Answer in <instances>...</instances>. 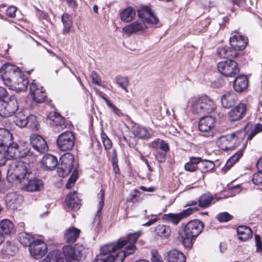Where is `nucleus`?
I'll use <instances>...</instances> for the list:
<instances>
[{
  "label": "nucleus",
  "mask_w": 262,
  "mask_h": 262,
  "mask_svg": "<svg viewBox=\"0 0 262 262\" xmlns=\"http://www.w3.org/2000/svg\"><path fill=\"white\" fill-rule=\"evenodd\" d=\"M231 35L229 41L233 50L236 52L244 50L248 42V38L236 32L232 33Z\"/></svg>",
  "instance_id": "obj_14"
},
{
  "label": "nucleus",
  "mask_w": 262,
  "mask_h": 262,
  "mask_svg": "<svg viewBox=\"0 0 262 262\" xmlns=\"http://www.w3.org/2000/svg\"><path fill=\"white\" fill-rule=\"evenodd\" d=\"M35 239L32 234L26 232H21L18 236V240L23 245L25 246H29L32 244V241Z\"/></svg>",
  "instance_id": "obj_40"
},
{
  "label": "nucleus",
  "mask_w": 262,
  "mask_h": 262,
  "mask_svg": "<svg viewBox=\"0 0 262 262\" xmlns=\"http://www.w3.org/2000/svg\"><path fill=\"white\" fill-rule=\"evenodd\" d=\"M215 119L214 117L207 116L202 117L199 122V129L203 133H208V135L204 136L209 137L212 136V130L215 125Z\"/></svg>",
  "instance_id": "obj_15"
},
{
  "label": "nucleus",
  "mask_w": 262,
  "mask_h": 262,
  "mask_svg": "<svg viewBox=\"0 0 262 262\" xmlns=\"http://www.w3.org/2000/svg\"><path fill=\"white\" fill-rule=\"evenodd\" d=\"M214 163L210 161H203L199 166V168L202 171L206 172L211 170L214 168Z\"/></svg>",
  "instance_id": "obj_45"
},
{
  "label": "nucleus",
  "mask_w": 262,
  "mask_h": 262,
  "mask_svg": "<svg viewBox=\"0 0 262 262\" xmlns=\"http://www.w3.org/2000/svg\"><path fill=\"white\" fill-rule=\"evenodd\" d=\"M141 234V231L130 233L119 238L117 243L103 246L93 262H123L126 256L135 252L137 248L135 244Z\"/></svg>",
  "instance_id": "obj_1"
},
{
  "label": "nucleus",
  "mask_w": 262,
  "mask_h": 262,
  "mask_svg": "<svg viewBox=\"0 0 262 262\" xmlns=\"http://www.w3.org/2000/svg\"><path fill=\"white\" fill-rule=\"evenodd\" d=\"M28 114L25 111H17L15 114L14 122L15 124L21 127H24L28 124Z\"/></svg>",
  "instance_id": "obj_30"
},
{
  "label": "nucleus",
  "mask_w": 262,
  "mask_h": 262,
  "mask_svg": "<svg viewBox=\"0 0 262 262\" xmlns=\"http://www.w3.org/2000/svg\"><path fill=\"white\" fill-rule=\"evenodd\" d=\"M217 69L221 74L226 77H234L239 72L237 63L230 59L219 62Z\"/></svg>",
  "instance_id": "obj_11"
},
{
  "label": "nucleus",
  "mask_w": 262,
  "mask_h": 262,
  "mask_svg": "<svg viewBox=\"0 0 262 262\" xmlns=\"http://www.w3.org/2000/svg\"><path fill=\"white\" fill-rule=\"evenodd\" d=\"M248 85V79L245 75H240L234 80L233 87L234 90L238 93H242L247 89Z\"/></svg>",
  "instance_id": "obj_25"
},
{
  "label": "nucleus",
  "mask_w": 262,
  "mask_h": 262,
  "mask_svg": "<svg viewBox=\"0 0 262 262\" xmlns=\"http://www.w3.org/2000/svg\"><path fill=\"white\" fill-rule=\"evenodd\" d=\"M39 262H67V261L63 258H59L58 259H56L47 256L45 258V259Z\"/></svg>",
  "instance_id": "obj_56"
},
{
  "label": "nucleus",
  "mask_w": 262,
  "mask_h": 262,
  "mask_svg": "<svg viewBox=\"0 0 262 262\" xmlns=\"http://www.w3.org/2000/svg\"><path fill=\"white\" fill-rule=\"evenodd\" d=\"M245 129L223 136L219 138L220 148L224 151L232 150L238 146L246 136Z\"/></svg>",
  "instance_id": "obj_6"
},
{
  "label": "nucleus",
  "mask_w": 262,
  "mask_h": 262,
  "mask_svg": "<svg viewBox=\"0 0 262 262\" xmlns=\"http://www.w3.org/2000/svg\"><path fill=\"white\" fill-rule=\"evenodd\" d=\"M247 105L240 103L228 113V119L230 121L234 122L242 119L246 115Z\"/></svg>",
  "instance_id": "obj_19"
},
{
  "label": "nucleus",
  "mask_w": 262,
  "mask_h": 262,
  "mask_svg": "<svg viewBox=\"0 0 262 262\" xmlns=\"http://www.w3.org/2000/svg\"><path fill=\"white\" fill-rule=\"evenodd\" d=\"M75 144V137L73 132L67 130L61 133L57 138V148L61 151L69 152Z\"/></svg>",
  "instance_id": "obj_7"
},
{
  "label": "nucleus",
  "mask_w": 262,
  "mask_h": 262,
  "mask_svg": "<svg viewBox=\"0 0 262 262\" xmlns=\"http://www.w3.org/2000/svg\"><path fill=\"white\" fill-rule=\"evenodd\" d=\"M191 111L193 113L204 115L201 98H194L191 101Z\"/></svg>",
  "instance_id": "obj_41"
},
{
  "label": "nucleus",
  "mask_w": 262,
  "mask_h": 262,
  "mask_svg": "<svg viewBox=\"0 0 262 262\" xmlns=\"http://www.w3.org/2000/svg\"><path fill=\"white\" fill-rule=\"evenodd\" d=\"M91 77L94 83L98 85H101V79L96 72L93 71L91 73Z\"/></svg>",
  "instance_id": "obj_57"
},
{
  "label": "nucleus",
  "mask_w": 262,
  "mask_h": 262,
  "mask_svg": "<svg viewBox=\"0 0 262 262\" xmlns=\"http://www.w3.org/2000/svg\"><path fill=\"white\" fill-rule=\"evenodd\" d=\"M9 156L7 154V150H5V148L0 146V166L6 164L7 161L10 159L8 158Z\"/></svg>",
  "instance_id": "obj_48"
},
{
  "label": "nucleus",
  "mask_w": 262,
  "mask_h": 262,
  "mask_svg": "<svg viewBox=\"0 0 262 262\" xmlns=\"http://www.w3.org/2000/svg\"><path fill=\"white\" fill-rule=\"evenodd\" d=\"M61 19L63 26L62 34L67 35L69 34L73 26L72 16L68 13H65L61 16Z\"/></svg>",
  "instance_id": "obj_33"
},
{
  "label": "nucleus",
  "mask_w": 262,
  "mask_h": 262,
  "mask_svg": "<svg viewBox=\"0 0 262 262\" xmlns=\"http://www.w3.org/2000/svg\"><path fill=\"white\" fill-rule=\"evenodd\" d=\"M168 151H158L155 154L156 160L160 163H164L166 160V153Z\"/></svg>",
  "instance_id": "obj_54"
},
{
  "label": "nucleus",
  "mask_w": 262,
  "mask_h": 262,
  "mask_svg": "<svg viewBox=\"0 0 262 262\" xmlns=\"http://www.w3.org/2000/svg\"><path fill=\"white\" fill-rule=\"evenodd\" d=\"M18 248L17 246L12 244H8L5 248L4 251L5 253L9 256H13L17 252Z\"/></svg>",
  "instance_id": "obj_46"
},
{
  "label": "nucleus",
  "mask_w": 262,
  "mask_h": 262,
  "mask_svg": "<svg viewBox=\"0 0 262 262\" xmlns=\"http://www.w3.org/2000/svg\"><path fill=\"white\" fill-rule=\"evenodd\" d=\"M204 115L211 113L216 108L214 101L206 96L200 97Z\"/></svg>",
  "instance_id": "obj_28"
},
{
  "label": "nucleus",
  "mask_w": 262,
  "mask_h": 262,
  "mask_svg": "<svg viewBox=\"0 0 262 262\" xmlns=\"http://www.w3.org/2000/svg\"><path fill=\"white\" fill-rule=\"evenodd\" d=\"M233 216L227 212H223L217 215V219L220 222H226L231 220Z\"/></svg>",
  "instance_id": "obj_50"
},
{
  "label": "nucleus",
  "mask_w": 262,
  "mask_h": 262,
  "mask_svg": "<svg viewBox=\"0 0 262 262\" xmlns=\"http://www.w3.org/2000/svg\"><path fill=\"white\" fill-rule=\"evenodd\" d=\"M17 100L14 95L7 99H0V116L8 117L15 114L18 111Z\"/></svg>",
  "instance_id": "obj_8"
},
{
  "label": "nucleus",
  "mask_w": 262,
  "mask_h": 262,
  "mask_svg": "<svg viewBox=\"0 0 262 262\" xmlns=\"http://www.w3.org/2000/svg\"><path fill=\"white\" fill-rule=\"evenodd\" d=\"M237 97L234 92H228L222 96L221 103L222 106L228 108L232 107L237 102Z\"/></svg>",
  "instance_id": "obj_24"
},
{
  "label": "nucleus",
  "mask_w": 262,
  "mask_h": 262,
  "mask_svg": "<svg viewBox=\"0 0 262 262\" xmlns=\"http://www.w3.org/2000/svg\"><path fill=\"white\" fill-rule=\"evenodd\" d=\"M69 7L75 9L77 7V4L75 0H65Z\"/></svg>",
  "instance_id": "obj_63"
},
{
  "label": "nucleus",
  "mask_w": 262,
  "mask_h": 262,
  "mask_svg": "<svg viewBox=\"0 0 262 262\" xmlns=\"http://www.w3.org/2000/svg\"><path fill=\"white\" fill-rule=\"evenodd\" d=\"M30 140L32 147L39 153H44L48 151L47 143L42 136L35 134H32Z\"/></svg>",
  "instance_id": "obj_17"
},
{
  "label": "nucleus",
  "mask_w": 262,
  "mask_h": 262,
  "mask_svg": "<svg viewBox=\"0 0 262 262\" xmlns=\"http://www.w3.org/2000/svg\"><path fill=\"white\" fill-rule=\"evenodd\" d=\"M138 16L142 20L134 21L123 28L127 34H132L143 31L147 28L146 24H157L158 20L151 9L147 6H143L138 11Z\"/></svg>",
  "instance_id": "obj_3"
},
{
  "label": "nucleus",
  "mask_w": 262,
  "mask_h": 262,
  "mask_svg": "<svg viewBox=\"0 0 262 262\" xmlns=\"http://www.w3.org/2000/svg\"><path fill=\"white\" fill-rule=\"evenodd\" d=\"M42 168L47 170H53L58 166L57 158L51 154H46L41 161Z\"/></svg>",
  "instance_id": "obj_20"
},
{
  "label": "nucleus",
  "mask_w": 262,
  "mask_h": 262,
  "mask_svg": "<svg viewBox=\"0 0 262 262\" xmlns=\"http://www.w3.org/2000/svg\"><path fill=\"white\" fill-rule=\"evenodd\" d=\"M204 224L198 220L189 222L184 227V234L181 236L183 244L185 247H190L193 241L201 233Z\"/></svg>",
  "instance_id": "obj_5"
},
{
  "label": "nucleus",
  "mask_w": 262,
  "mask_h": 262,
  "mask_svg": "<svg viewBox=\"0 0 262 262\" xmlns=\"http://www.w3.org/2000/svg\"><path fill=\"white\" fill-rule=\"evenodd\" d=\"M7 154L9 156L8 158L24 157L29 154L30 148L27 143H24V144L18 145L14 143L9 146L7 149Z\"/></svg>",
  "instance_id": "obj_13"
},
{
  "label": "nucleus",
  "mask_w": 262,
  "mask_h": 262,
  "mask_svg": "<svg viewBox=\"0 0 262 262\" xmlns=\"http://www.w3.org/2000/svg\"><path fill=\"white\" fill-rule=\"evenodd\" d=\"M30 91L33 101L37 103L44 102L47 98V95L43 88L39 86L34 81L30 85Z\"/></svg>",
  "instance_id": "obj_16"
},
{
  "label": "nucleus",
  "mask_w": 262,
  "mask_h": 262,
  "mask_svg": "<svg viewBox=\"0 0 262 262\" xmlns=\"http://www.w3.org/2000/svg\"><path fill=\"white\" fill-rule=\"evenodd\" d=\"M78 177V171L77 169H74L72 176L69 178V181L66 184V187L67 188H71L74 185Z\"/></svg>",
  "instance_id": "obj_51"
},
{
  "label": "nucleus",
  "mask_w": 262,
  "mask_h": 262,
  "mask_svg": "<svg viewBox=\"0 0 262 262\" xmlns=\"http://www.w3.org/2000/svg\"><path fill=\"white\" fill-rule=\"evenodd\" d=\"M17 8L13 6L9 7L7 10V15L10 17H15Z\"/></svg>",
  "instance_id": "obj_59"
},
{
  "label": "nucleus",
  "mask_w": 262,
  "mask_h": 262,
  "mask_svg": "<svg viewBox=\"0 0 262 262\" xmlns=\"http://www.w3.org/2000/svg\"><path fill=\"white\" fill-rule=\"evenodd\" d=\"M202 159L201 158L199 157H191L190 158L189 162H191L192 164H194V165H196L198 164H200L201 165V163L202 162Z\"/></svg>",
  "instance_id": "obj_62"
},
{
  "label": "nucleus",
  "mask_w": 262,
  "mask_h": 262,
  "mask_svg": "<svg viewBox=\"0 0 262 262\" xmlns=\"http://www.w3.org/2000/svg\"><path fill=\"white\" fill-rule=\"evenodd\" d=\"M262 132V124L257 123L255 125L254 128L247 137V140H251L257 134Z\"/></svg>",
  "instance_id": "obj_47"
},
{
  "label": "nucleus",
  "mask_w": 262,
  "mask_h": 262,
  "mask_svg": "<svg viewBox=\"0 0 262 262\" xmlns=\"http://www.w3.org/2000/svg\"><path fill=\"white\" fill-rule=\"evenodd\" d=\"M216 54L219 57L228 58L236 57L238 55V53L234 50L232 48L220 47L217 50Z\"/></svg>",
  "instance_id": "obj_31"
},
{
  "label": "nucleus",
  "mask_w": 262,
  "mask_h": 262,
  "mask_svg": "<svg viewBox=\"0 0 262 262\" xmlns=\"http://www.w3.org/2000/svg\"><path fill=\"white\" fill-rule=\"evenodd\" d=\"M116 81L119 86L125 92L128 93L127 89L129 81L127 77L122 76H117Z\"/></svg>",
  "instance_id": "obj_44"
},
{
  "label": "nucleus",
  "mask_w": 262,
  "mask_h": 262,
  "mask_svg": "<svg viewBox=\"0 0 262 262\" xmlns=\"http://www.w3.org/2000/svg\"><path fill=\"white\" fill-rule=\"evenodd\" d=\"M86 249L83 245L77 244L74 247L70 245L63 247L64 256L74 260L79 261L84 258Z\"/></svg>",
  "instance_id": "obj_10"
},
{
  "label": "nucleus",
  "mask_w": 262,
  "mask_h": 262,
  "mask_svg": "<svg viewBox=\"0 0 262 262\" xmlns=\"http://www.w3.org/2000/svg\"><path fill=\"white\" fill-rule=\"evenodd\" d=\"M152 262H163L161 256L157 251H152Z\"/></svg>",
  "instance_id": "obj_60"
},
{
  "label": "nucleus",
  "mask_w": 262,
  "mask_h": 262,
  "mask_svg": "<svg viewBox=\"0 0 262 262\" xmlns=\"http://www.w3.org/2000/svg\"><path fill=\"white\" fill-rule=\"evenodd\" d=\"M28 125L33 130H37L39 128V123L37 117L34 115H29L28 119Z\"/></svg>",
  "instance_id": "obj_43"
},
{
  "label": "nucleus",
  "mask_w": 262,
  "mask_h": 262,
  "mask_svg": "<svg viewBox=\"0 0 262 262\" xmlns=\"http://www.w3.org/2000/svg\"><path fill=\"white\" fill-rule=\"evenodd\" d=\"M74 157L69 152L63 154L57 166V174L60 177L67 176L74 168Z\"/></svg>",
  "instance_id": "obj_9"
},
{
  "label": "nucleus",
  "mask_w": 262,
  "mask_h": 262,
  "mask_svg": "<svg viewBox=\"0 0 262 262\" xmlns=\"http://www.w3.org/2000/svg\"><path fill=\"white\" fill-rule=\"evenodd\" d=\"M0 78L11 90L13 86H17L25 80H28L24 77L18 67L9 63L3 64L0 68Z\"/></svg>",
  "instance_id": "obj_4"
},
{
  "label": "nucleus",
  "mask_w": 262,
  "mask_h": 262,
  "mask_svg": "<svg viewBox=\"0 0 262 262\" xmlns=\"http://www.w3.org/2000/svg\"><path fill=\"white\" fill-rule=\"evenodd\" d=\"M136 14L135 11L132 7H127L123 10L120 14V18L124 22H130L134 18Z\"/></svg>",
  "instance_id": "obj_39"
},
{
  "label": "nucleus",
  "mask_w": 262,
  "mask_h": 262,
  "mask_svg": "<svg viewBox=\"0 0 262 262\" xmlns=\"http://www.w3.org/2000/svg\"><path fill=\"white\" fill-rule=\"evenodd\" d=\"M80 233L79 229L71 226L66 230L64 233V239L67 243H74L79 237Z\"/></svg>",
  "instance_id": "obj_27"
},
{
  "label": "nucleus",
  "mask_w": 262,
  "mask_h": 262,
  "mask_svg": "<svg viewBox=\"0 0 262 262\" xmlns=\"http://www.w3.org/2000/svg\"><path fill=\"white\" fill-rule=\"evenodd\" d=\"M165 259L167 262H186L184 254L176 250L168 252Z\"/></svg>",
  "instance_id": "obj_29"
},
{
  "label": "nucleus",
  "mask_w": 262,
  "mask_h": 262,
  "mask_svg": "<svg viewBox=\"0 0 262 262\" xmlns=\"http://www.w3.org/2000/svg\"><path fill=\"white\" fill-rule=\"evenodd\" d=\"M252 182L255 185H261L262 186V172L259 171L254 173L252 178Z\"/></svg>",
  "instance_id": "obj_55"
},
{
  "label": "nucleus",
  "mask_w": 262,
  "mask_h": 262,
  "mask_svg": "<svg viewBox=\"0 0 262 262\" xmlns=\"http://www.w3.org/2000/svg\"><path fill=\"white\" fill-rule=\"evenodd\" d=\"M199 168L196 165L192 164L191 162H188L185 165V169L186 171L193 172L196 170L197 168Z\"/></svg>",
  "instance_id": "obj_58"
},
{
  "label": "nucleus",
  "mask_w": 262,
  "mask_h": 262,
  "mask_svg": "<svg viewBox=\"0 0 262 262\" xmlns=\"http://www.w3.org/2000/svg\"><path fill=\"white\" fill-rule=\"evenodd\" d=\"M243 151L242 150L237 151L235 154L231 157L227 161L225 165L222 168V170L225 173L228 171L236 162H237L240 158L243 156Z\"/></svg>",
  "instance_id": "obj_37"
},
{
  "label": "nucleus",
  "mask_w": 262,
  "mask_h": 262,
  "mask_svg": "<svg viewBox=\"0 0 262 262\" xmlns=\"http://www.w3.org/2000/svg\"><path fill=\"white\" fill-rule=\"evenodd\" d=\"M8 164V178L23 183L24 190L38 191L43 188L42 181L36 178L37 170L35 167L23 161H12Z\"/></svg>",
  "instance_id": "obj_2"
},
{
  "label": "nucleus",
  "mask_w": 262,
  "mask_h": 262,
  "mask_svg": "<svg viewBox=\"0 0 262 262\" xmlns=\"http://www.w3.org/2000/svg\"><path fill=\"white\" fill-rule=\"evenodd\" d=\"M197 210V207L188 208L178 213H169L165 215V219L168 223H172L173 225H177L183 218L191 214L194 210Z\"/></svg>",
  "instance_id": "obj_18"
},
{
  "label": "nucleus",
  "mask_w": 262,
  "mask_h": 262,
  "mask_svg": "<svg viewBox=\"0 0 262 262\" xmlns=\"http://www.w3.org/2000/svg\"><path fill=\"white\" fill-rule=\"evenodd\" d=\"M51 118L52 125L55 126V129H57L58 132L63 129L67 126V123L66 122V119L58 113H55L54 116Z\"/></svg>",
  "instance_id": "obj_32"
},
{
  "label": "nucleus",
  "mask_w": 262,
  "mask_h": 262,
  "mask_svg": "<svg viewBox=\"0 0 262 262\" xmlns=\"http://www.w3.org/2000/svg\"><path fill=\"white\" fill-rule=\"evenodd\" d=\"M149 146L155 149H161L162 151H169V146L165 141L157 139L149 143Z\"/></svg>",
  "instance_id": "obj_38"
},
{
  "label": "nucleus",
  "mask_w": 262,
  "mask_h": 262,
  "mask_svg": "<svg viewBox=\"0 0 262 262\" xmlns=\"http://www.w3.org/2000/svg\"><path fill=\"white\" fill-rule=\"evenodd\" d=\"M104 196L105 191L103 189H101L98 194V197L100 199V200L98 203V209L95 218V222L98 221V223L100 222V214L101 213L102 209L104 206Z\"/></svg>",
  "instance_id": "obj_42"
},
{
  "label": "nucleus",
  "mask_w": 262,
  "mask_h": 262,
  "mask_svg": "<svg viewBox=\"0 0 262 262\" xmlns=\"http://www.w3.org/2000/svg\"><path fill=\"white\" fill-rule=\"evenodd\" d=\"M8 95V92L2 86H0V97L5 98L7 97Z\"/></svg>",
  "instance_id": "obj_64"
},
{
  "label": "nucleus",
  "mask_w": 262,
  "mask_h": 262,
  "mask_svg": "<svg viewBox=\"0 0 262 262\" xmlns=\"http://www.w3.org/2000/svg\"><path fill=\"white\" fill-rule=\"evenodd\" d=\"M29 249L32 257L35 259H39L46 254L48 248L44 241L36 239L32 241Z\"/></svg>",
  "instance_id": "obj_12"
},
{
  "label": "nucleus",
  "mask_w": 262,
  "mask_h": 262,
  "mask_svg": "<svg viewBox=\"0 0 262 262\" xmlns=\"http://www.w3.org/2000/svg\"><path fill=\"white\" fill-rule=\"evenodd\" d=\"M237 237L242 241H246L252 237L251 229L247 226H241L236 229Z\"/></svg>",
  "instance_id": "obj_34"
},
{
  "label": "nucleus",
  "mask_w": 262,
  "mask_h": 262,
  "mask_svg": "<svg viewBox=\"0 0 262 262\" xmlns=\"http://www.w3.org/2000/svg\"><path fill=\"white\" fill-rule=\"evenodd\" d=\"M101 138L104 148L106 150L111 149L112 147V143L107 135L105 133H102L101 134Z\"/></svg>",
  "instance_id": "obj_49"
},
{
  "label": "nucleus",
  "mask_w": 262,
  "mask_h": 262,
  "mask_svg": "<svg viewBox=\"0 0 262 262\" xmlns=\"http://www.w3.org/2000/svg\"><path fill=\"white\" fill-rule=\"evenodd\" d=\"M112 163L113 166L114 171L116 173H118L119 172V168L118 165L117 158V153L115 149L113 150V157L112 158Z\"/></svg>",
  "instance_id": "obj_53"
},
{
  "label": "nucleus",
  "mask_w": 262,
  "mask_h": 262,
  "mask_svg": "<svg viewBox=\"0 0 262 262\" xmlns=\"http://www.w3.org/2000/svg\"><path fill=\"white\" fill-rule=\"evenodd\" d=\"M224 85V82L221 79L214 81L211 83V86L214 89L221 88Z\"/></svg>",
  "instance_id": "obj_61"
},
{
  "label": "nucleus",
  "mask_w": 262,
  "mask_h": 262,
  "mask_svg": "<svg viewBox=\"0 0 262 262\" xmlns=\"http://www.w3.org/2000/svg\"><path fill=\"white\" fill-rule=\"evenodd\" d=\"M217 200L218 198L216 196H214L209 192L203 193L198 199L199 206L202 208H206Z\"/></svg>",
  "instance_id": "obj_23"
},
{
  "label": "nucleus",
  "mask_w": 262,
  "mask_h": 262,
  "mask_svg": "<svg viewBox=\"0 0 262 262\" xmlns=\"http://www.w3.org/2000/svg\"><path fill=\"white\" fill-rule=\"evenodd\" d=\"M13 135L11 133L5 128H0V146L4 148L8 147L12 145Z\"/></svg>",
  "instance_id": "obj_22"
},
{
  "label": "nucleus",
  "mask_w": 262,
  "mask_h": 262,
  "mask_svg": "<svg viewBox=\"0 0 262 262\" xmlns=\"http://www.w3.org/2000/svg\"><path fill=\"white\" fill-rule=\"evenodd\" d=\"M15 231L13 223L8 219H4L0 222V232L4 234L9 235Z\"/></svg>",
  "instance_id": "obj_35"
},
{
  "label": "nucleus",
  "mask_w": 262,
  "mask_h": 262,
  "mask_svg": "<svg viewBox=\"0 0 262 262\" xmlns=\"http://www.w3.org/2000/svg\"><path fill=\"white\" fill-rule=\"evenodd\" d=\"M133 134L139 139L147 140L151 137L149 130L144 126L135 125L132 129Z\"/></svg>",
  "instance_id": "obj_26"
},
{
  "label": "nucleus",
  "mask_w": 262,
  "mask_h": 262,
  "mask_svg": "<svg viewBox=\"0 0 262 262\" xmlns=\"http://www.w3.org/2000/svg\"><path fill=\"white\" fill-rule=\"evenodd\" d=\"M65 202L70 210L76 211L80 207V201L76 192L69 193L65 200Z\"/></svg>",
  "instance_id": "obj_21"
},
{
  "label": "nucleus",
  "mask_w": 262,
  "mask_h": 262,
  "mask_svg": "<svg viewBox=\"0 0 262 262\" xmlns=\"http://www.w3.org/2000/svg\"><path fill=\"white\" fill-rule=\"evenodd\" d=\"M156 234L162 239L168 238L171 234V229L166 225H158L155 227Z\"/></svg>",
  "instance_id": "obj_36"
},
{
  "label": "nucleus",
  "mask_w": 262,
  "mask_h": 262,
  "mask_svg": "<svg viewBox=\"0 0 262 262\" xmlns=\"http://www.w3.org/2000/svg\"><path fill=\"white\" fill-rule=\"evenodd\" d=\"M28 84V80H25L24 82L20 83L18 86H13L12 90L16 91L17 92L25 91L27 89Z\"/></svg>",
  "instance_id": "obj_52"
}]
</instances>
